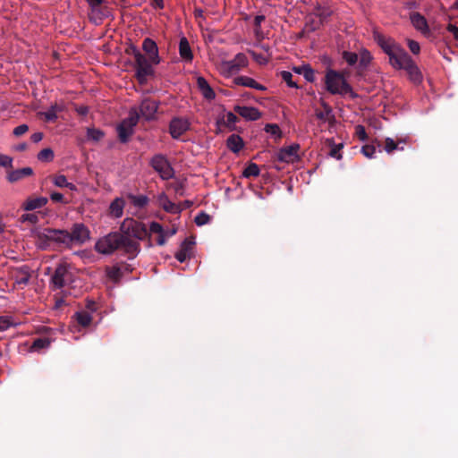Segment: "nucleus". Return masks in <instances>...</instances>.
<instances>
[{
	"label": "nucleus",
	"mask_w": 458,
	"mask_h": 458,
	"mask_svg": "<svg viewBox=\"0 0 458 458\" xmlns=\"http://www.w3.org/2000/svg\"><path fill=\"white\" fill-rule=\"evenodd\" d=\"M38 239H46L64 244L72 242L83 243L90 237L89 230L82 224H76L72 229V233L65 230H55L47 228L37 234Z\"/></svg>",
	"instance_id": "1"
},
{
	"label": "nucleus",
	"mask_w": 458,
	"mask_h": 458,
	"mask_svg": "<svg viewBox=\"0 0 458 458\" xmlns=\"http://www.w3.org/2000/svg\"><path fill=\"white\" fill-rule=\"evenodd\" d=\"M118 249L123 250L130 258L137 256V245L124 240L117 232L110 233L98 239L95 244V250L101 254H111Z\"/></svg>",
	"instance_id": "2"
},
{
	"label": "nucleus",
	"mask_w": 458,
	"mask_h": 458,
	"mask_svg": "<svg viewBox=\"0 0 458 458\" xmlns=\"http://www.w3.org/2000/svg\"><path fill=\"white\" fill-rule=\"evenodd\" d=\"M389 64L396 70H404L413 83L422 81L423 76L420 68L403 47L394 56H391Z\"/></svg>",
	"instance_id": "3"
},
{
	"label": "nucleus",
	"mask_w": 458,
	"mask_h": 458,
	"mask_svg": "<svg viewBox=\"0 0 458 458\" xmlns=\"http://www.w3.org/2000/svg\"><path fill=\"white\" fill-rule=\"evenodd\" d=\"M120 233L124 240L132 242L137 245V254L140 250V242L148 236V231L145 224L133 218H125L121 226Z\"/></svg>",
	"instance_id": "4"
},
{
	"label": "nucleus",
	"mask_w": 458,
	"mask_h": 458,
	"mask_svg": "<svg viewBox=\"0 0 458 458\" xmlns=\"http://www.w3.org/2000/svg\"><path fill=\"white\" fill-rule=\"evenodd\" d=\"M325 84L327 90L333 95H350L352 98L355 97L345 77L335 70L329 69L327 71Z\"/></svg>",
	"instance_id": "5"
},
{
	"label": "nucleus",
	"mask_w": 458,
	"mask_h": 458,
	"mask_svg": "<svg viewBox=\"0 0 458 458\" xmlns=\"http://www.w3.org/2000/svg\"><path fill=\"white\" fill-rule=\"evenodd\" d=\"M249 64V60L243 53L237 54L233 60L221 61L216 64V70L218 72L225 77L229 78L238 73L241 70L246 68Z\"/></svg>",
	"instance_id": "6"
},
{
	"label": "nucleus",
	"mask_w": 458,
	"mask_h": 458,
	"mask_svg": "<svg viewBox=\"0 0 458 458\" xmlns=\"http://www.w3.org/2000/svg\"><path fill=\"white\" fill-rule=\"evenodd\" d=\"M89 7V18L95 23L112 15V9L105 0H86Z\"/></svg>",
	"instance_id": "7"
},
{
	"label": "nucleus",
	"mask_w": 458,
	"mask_h": 458,
	"mask_svg": "<svg viewBox=\"0 0 458 458\" xmlns=\"http://www.w3.org/2000/svg\"><path fill=\"white\" fill-rule=\"evenodd\" d=\"M136 64V77L140 84L146 83L148 78L154 74V65L149 59H147L139 50L134 51Z\"/></svg>",
	"instance_id": "8"
},
{
	"label": "nucleus",
	"mask_w": 458,
	"mask_h": 458,
	"mask_svg": "<svg viewBox=\"0 0 458 458\" xmlns=\"http://www.w3.org/2000/svg\"><path fill=\"white\" fill-rule=\"evenodd\" d=\"M139 113L136 108H131L129 116L124 119L117 127L119 139L123 142H126L133 133V128L138 123Z\"/></svg>",
	"instance_id": "9"
},
{
	"label": "nucleus",
	"mask_w": 458,
	"mask_h": 458,
	"mask_svg": "<svg viewBox=\"0 0 458 458\" xmlns=\"http://www.w3.org/2000/svg\"><path fill=\"white\" fill-rule=\"evenodd\" d=\"M72 267L66 262L60 263L52 276V284L54 288L60 289L64 287L67 283L72 281Z\"/></svg>",
	"instance_id": "10"
},
{
	"label": "nucleus",
	"mask_w": 458,
	"mask_h": 458,
	"mask_svg": "<svg viewBox=\"0 0 458 458\" xmlns=\"http://www.w3.org/2000/svg\"><path fill=\"white\" fill-rule=\"evenodd\" d=\"M151 166L157 172L164 180H168L174 176V170L167 159L162 155H157L151 159Z\"/></svg>",
	"instance_id": "11"
},
{
	"label": "nucleus",
	"mask_w": 458,
	"mask_h": 458,
	"mask_svg": "<svg viewBox=\"0 0 458 458\" xmlns=\"http://www.w3.org/2000/svg\"><path fill=\"white\" fill-rule=\"evenodd\" d=\"M148 236L152 233L157 234V244L164 245L166 242V239L173 236L176 233L177 228L175 226H172L168 230H165L162 225L157 222H152L149 225Z\"/></svg>",
	"instance_id": "12"
},
{
	"label": "nucleus",
	"mask_w": 458,
	"mask_h": 458,
	"mask_svg": "<svg viewBox=\"0 0 458 458\" xmlns=\"http://www.w3.org/2000/svg\"><path fill=\"white\" fill-rule=\"evenodd\" d=\"M190 121L182 117H175L172 119L169 124V131L174 139L180 138L190 129Z\"/></svg>",
	"instance_id": "13"
},
{
	"label": "nucleus",
	"mask_w": 458,
	"mask_h": 458,
	"mask_svg": "<svg viewBox=\"0 0 458 458\" xmlns=\"http://www.w3.org/2000/svg\"><path fill=\"white\" fill-rule=\"evenodd\" d=\"M299 150L300 146L298 144L281 148L277 153V158L282 162L294 163L300 159Z\"/></svg>",
	"instance_id": "14"
},
{
	"label": "nucleus",
	"mask_w": 458,
	"mask_h": 458,
	"mask_svg": "<svg viewBox=\"0 0 458 458\" xmlns=\"http://www.w3.org/2000/svg\"><path fill=\"white\" fill-rule=\"evenodd\" d=\"M373 38L385 54H387L392 50H397L398 47L401 46L394 38L386 37L377 31L374 32Z\"/></svg>",
	"instance_id": "15"
},
{
	"label": "nucleus",
	"mask_w": 458,
	"mask_h": 458,
	"mask_svg": "<svg viewBox=\"0 0 458 458\" xmlns=\"http://www.w3.org/2000/svg\"><path fill=\"white\" fill-rule=\"evenodd\" d=\"M142 49L148 55L147 59H149L153 64L157 65L160 63L158 47L154 40L149 38H145L142 43Z\"/></svg>",
	"instance_id": "16"
},
{
	"label": "nucleus",
	"mask_w": 458,
	"mask_h": 458,
	"mask_svg": "<svg viewBox=\"0 0 458 458\" xmlns=\"http://www.w3.org/2000/svg\"><path fill=\"white\" fill-rule=\"evenodd\" d=\"M158 206L161 207L165 211L171 214H179L184 208L182 204H176L172 202L168 197L162 193L157 197Z\"/></svg>",
	"instance_id": "17"
},
{
	"label": "nucleus",
	"mask_w": 458,
	"mask_h": 458,
	"mask_svg": "<svg viewBox=\"0 0 458 458\" xmlns=\"http://www.w3.org/2000/svg\"><path fill=\"white\" fill-rule=\"evenodd\" d=\"M157 107L158 105L155 100L145 99L140 107V115L147 120H151L155 117Z\"/></svg>",
	"instance_id": "18"
},
{
	"label": "nucleus",
	"mask_w": 458,
	"mask_h": 458,
	"mask_svg": "<svg viewBox=\"0 0 458 458\" xmlns=\"http://www.w3.org/2000/svg\"><path fill=\"white\" fill-rule=\"evenodd\" d=\"M234 111L242 117L250 121H256L261 116L260 112L256 107L252 106H234Z\"/></svg>",
	"instance_id": "19"
},
{
	"label": "nucleus",
	"mask_w": 458,
	"mask_h": 458,
	"mask_svg": "<svg viewBox=\"0 0 458 458\" xmlns=\"http://www.w3.org/2000/svg\"><path fill=\"white\" fill-rule=\"evenodd\" d=\"M233 83L236 85L255 89L260 91H264L267 89L265 86L257 82L254 79L248 76H238L234 78Z\"/></svg>",
	"instance_id": "20"
},
{
	"label": "nucleus",
	"mask_w": 458,
	"mask_h": 458,
	"mask_svg": "<svg viewBox=\"0 0 458 458\" xmlns=\"http://www.w3.org/2000/svg\"><path fill=\"white\" fill-rule=\"evenodd\" d=\"M47 202L48 199L46 197H30L23 202L22 208L30 211L44 207Z\"/></svg>",
	"instance_id": "21"
},
{
	"label": "nucleus",
	"mask_w": 458,
	"mask_h": 458,
	"mask_svg": "<svg viewBox=\"0 0 458 458\" xmlns=\"http://www.w3.org/2000/svg\"><path fill=\"white\" fill-rule=\"evenodd\" d=\"M30 278V272L28 267H22L14 272V285L23 287L28 284Z\"/></svg>",
	"instance_id": "22"
},
{
	"label": "nucleus",
	"mask_w": 458,
	"mask_h": 458,
	"mask_svg": "<svg viewBox=\"0 0 458 458\" xmlns=\"http://www.w3.org/2000/svg\"><path fill=\"white\" fill-rule=\"evenodd\" d=\"M412 25L423 34H428L429 30L427 20L419 13H413L410 16Z\"/></svg>",
	"instance_id": "23"
},
{
	"label": "nucleus",
	"mask_w": 458,
	"mask_h": 458,
	"mask_svg": "<svg viewBox=\"0 0 458 458\" xmlns=\"http://www.w3.org/2000/svg\"><path fill=\"white\" fill-rule=\"evenodd\" d=\"M125 201L123 198H115L109 206V215L114 218H119L123 214Z\"/></svg>",
	"instance_id": "24"
},
{
	"label": "nucleus",
	"mask_w": 458,
	"mask_h": 458,
	"mask_svg": "<svg viewBox=\"0 0 458 458\" xmlns=\"http://www.w3.org/2000/svg\"><path fill=\"white\" fill-rule=\"evenodd\" d=\"M33 174V170L30 167H24L21 169L9 171L7 174V179L11 182H17L24 177L30 176Z\"/></svg>",
	"instance_id": "25"
},
{
	"label": "nucleus",
	"mask_w": 458,
	"mask_h": 458,
	"mask_svg": "<svg viewBox=\"0 0 458 458\" xmlns=\"http://www.w3.org/2000/svg\"><path fill=\"white\" fill-rule=\"evenodd\" d=\"M51 181L55 187L68 188L72 191H77V187L72 182H68L67 177L64 174H55L51 176Z\"/></svg>",
	"instance_id": "26"
},
{
	"label": "nucleus",
	"mask_w": 458,
	"mask_h": 458,
	"mask_svg": "<svg viewBox=\"0 0 458 458\" xmlns=\"http://www.w3.org/2000/svg\"><path fill=\"white\" fill-rule=\"evenodd\" d=\"M197 85L199 89L200 90L203 97L207 99H214L216 94L212 88L209 86L208 82L203 77H198Z\"/></svg>",
	"instance_id": "27"
},
{
	"label": "nucleus",
	"mask_w": 458,
	"mask_h": 458,
	"mask_svg": "<svg viewBox=\"0 0 458 458\" xmlns=\"http://www.w3.org/2000/svg\"><path fill=\"white\" fill-rule=\"evenodd\" d=\"M293 71L295 73L302 74L304 76V78L310 82H313L315 81V72L310 67V64H302L300 66H294L293 68Z\"/></svg>",
	"instance_id": "28"
},
{
	"label": "nucleus",
	"mask_w": 458,
	"mask_h": 458,
	"mask_svg": "<svg viewBox=\"0 0 458 458\" xmlns=\"http://www.w3.org/2000/svg\"><path fill=\"white\" fill-rule=\"evenodd\" d=\"M179 53L181 57L187 61L191 62L193 58V55L190 47L188 40L185 38H181L179 44Z\"/></svg>",
	"instance_id": "29"
},
{
	"label": "nucleus",
	"mask_w": 458,
	"mask_h": 458,
	"mask_svg": "<svg viewBox=\"0 0 458 458\" xmlns=\"http://www.w3.org/2000/svg\"><path fill=\"white\" fill-rule=\"evenodd\" d=\"M243 145L242 139L236 134L231 135L226 140L227 148L234 153L239 152L243 148Z\"/></svg>",
	"instance_id": "30"
},
{
	"label": "nucleus",
	"mask_w": 458,
	"mask_h": 458,
	"mask_svg": "<svg viewBox=\"0 0 458 458\" xmlns=\"http://www.w3.org/2000/svg\"><path fill=\"white\" fill-rule=\"evenodd\" d=\"M73 318L82 327H89L92 321V316L86 310L76 312L73 316Z\"/></svg>",
	"instance_id": "31"
},
{
	"label": "nucleus",
	"mask_w": 458,
	"mask_h": 458,
	"mask_svg": "<svg viewBox=\"0 0 458 458\" xmlns=\"http://www.w3.org/2000/svg\"><path fill=\"white\" fill-rule=\"evenodd\" d=\"M313 13L319 19L320 23H323L332 15L333 11L328 6L318 5L315 8Z\"/></svg>",
	"instance_id": "32"
},
{
	"label": "nucleus",
	"mask_w": 458,
	"mask_h": 458,
	"mask_svg": "<svg viewBox=\"0 0 458 458\" xmlns=\"http://www.w3.org/2000/svg\"><path fill=\"white\" fill-rule=\"evenodd\" d=\"M259 174V168L257 164L250 163L242 172V175L246 178L256 177Z\"/></svg>",
	"instance_id": "33"
},
{
	"label": "nucleus",
	"mask_w": 458,
	"mask_h": 458,
	"mask_svg": "<svg viewBox=\"0 0 458 458\" xmlns=\"http://www.w3.org/2000/svg\"><path fill=\"white\" fill-rule=\"evenodd\" d=\"M54 157V151L49 148L42 149L38 154V159L42 162H51Z\"/></svg>",
	"instance_id": "34"
},
{
	"label": "nucleus",
	"mask_w": 458,
	"mask_h": 458,
	"mask_svg": "<svg viewBox=\"0 0 458 458\" xmlns=\"http://www.w3.org/2000/svg\"><path fill=\"white\" fill-rule=\"evenodd\" d=\"M358 59H360V65L365 67L369 65L372 61V55L369 50L363 48L360 51Z\"/></svg>",
	"instance_id": "35"
},
{
	"label": "nucleus",
	"mask_w": 458,
	"mask_h": 458,
	"mask_svg": "<svg viewBox=\"0 0 458 458\" xmlns=\"http://www.w3.org/2000/svg\"><path fill=\"white\" fill-rule=\"evenodd\" d=\"M58 111H61V107L57 106H53L47 111L42 113V115L48 122L55 121L57 118Z\"/></svg>",
	"instance_id": "36"
},
{
	"label": "nucleus",
	"mask_w": 458,
	"mask_h": 458,
	"mask_svg": "<svg viewBox=\"0 0 458 458\" xmlns=\"http://www.w3.org/2000/svg\"><path fill=\"white\" fill-rule=\"evenodd\" d=\"M49 345H50V341L47 338H38L33 342V344L30 347V350L31 351H38L40 349L47 348Z\"/></svg>",
	"instance_id": "37"
},
{
	"label": "nucleus",
	"mask_w": 458,
	"mask_h": 458,
	"mask_svg": "<svg viewBox=\"0 0 458 458\" xmlns=\"http://www.w3.org/2000/svg\"><path fill=\"white\" fill-rule=\"evenodd\" d=\"M237 121H238L237 116L232 112H228L224 116L225 124L231 129L234 128V125L237 123Z\"/></svg>",
	"instance_id": "38"
},
{
	"label": "nucleus",
	"mask_w": 458,
	"mask_h": 458,
	"mask_svg": "<svg viewBox=\"0 0 458 458\" xmlns=\"http://www.w3.org/2000/svg\"><path fill=\"white\" fill-rule=\"evenodd\" d=\"M343 58L345 60V62L348 64L353 65L358 61V55L356 53H353V52L344 51L343 53Z\"/></svg>",
	"instance_id": "39"
},
{
	"label": "nucleus",
	"mask_w": 458,
	"mask_h": 458,
	"mask_svg": "<svg viewBox=\"0 0 458 458\" xmlns=\"http://www.w3.org/2000/svg\"><path fill=\"white\" fill-rule=\"evenodd\" d=\"M14 323L12 318L7 316L0 317V331H4L13 327Z\"/></svg>",
	"instance_id": "40"
},
{
	"label": "nucleus",
	"mask_w": 458,
	"mask_h": 458,
	"mask_svg": "<svg viewBox=\"0 0 458 458\" xmlns=\"http://www.w3.org/2000/svg\"><path fill=\"white\" fill-rule=\"evenodd\" d=\"M106 276L114 281H117L121 274L120 269L116 267H106Z\"/></svg>",
	"instance_id": "41"
},
{
	"label": "nucleus",
	"mask_w": 458,
	"mask_h": 458,
	"mask_svg": "<svg viewBox=\"0 0 458 458\" xmlns=\"http://www.w3.org/2000/svg\"><path fill=\"white\" fill-rule=\"evenodd\" d=\"M282 79L287 83V85L291 88H298L297 84L293 81V74L290 72L283 71L281 72Z\"/></svg>",
	"instance_id": "42"
},
{
	"label": "nucleus",
	"mask_w": 458,
	"mask_h": 458,
	"mask_svg": "<svg viewBox=\"0 0 458 458\" xmlns=\"http://www.w3.org/2000/svg\"><path fill=\"white\" fill-rule=\"evenodd\" d=\"M0 166L6 169L13 167V158L9 156L0 154Z\"/></svg>",
	"instance_id": "43"
},
{
	"label": "nucleus",
	"mask_w": 458,
	"mask_h": 458,
	"mask_svg": "<svg viewBox=\"0 0 458 458\" xmlns=\"http://www.w3.org/2000/svg\"><path fill=\"white\" fill-rule=\"evenodd\" d=\"M130 198L136 207L142 208L148 203V198L145 196H131Z\"/></svg>",
	"instance_id": "44"
},
{
	"label": "nucleus",
	"mask_w": 458,
	"mask_h": 458,
	"mask_svg": "<svg viewBox=\"0 0 458 458\" xmlns=\"http://www.w3.org/2000/svg\"><path fill=\"white\" fill-rule=\"evenodd\" d=\"M361 152L366 157L372 158L376 153V148L372 145H365L361 148Z\"/></svg>",
	"instance_id": "45"
},
{
	"label": "nucleus",
	"mask_w": 458,
	"mask_h": 458,
	"mask_svg": "<svg viewBox=\"0 0 458 458\" xmlns=\"http://www.w3.org/2000/svg\"><path fill=\"white\" fill-rule=\"evenodd\" d=\"M209 219H210V217H209V216L208 214L200 213L198 216H196L195 223L198 225H204L208 223Z\"/></svg>",
	"instance_id": "46"
},
{
	"label": "nucleus",
	"mask_w": 458,
	"mask_h": 458,
	"mask_svg": "<svg viewBox=\"0 0 458 458\" xmlns=\"http://www.w3.org/2000/svg\"><path fill=\"white\" fill-rule=\"evenodd\" d=\"M407 45H408V47H409L410 51L412 54L418 55L420 53V44L417 41L412 40V39H408Z\"/></svg>",
	"instance_id": "47"
},
{
	"label": "nucleus",
	"mask_w": 458,
	"mask_h": 458,
	"mask_svg": "<svg viewBox=\"0 0 458 458\" xmlns=\"http://www.w3.org/2000/svg\"><path fill=\"white\" fill-rule=\"evenodd\" d=\"M50 199L54 202H60L64 204L68 203V201L65 200L64 196L62 193L56 191H54L50 194Z\"/></svg>",
	"instance_id": "48"
},
{
	"label": "nucleus",
	"mask_w": 458,
	"mask_h": 458,
	"mask_svg": "<svg viewBox=\"0 0 458 458\" xmlns=\"http://www.w3.org/2000/svg\"><path fill=\"white\" fill-rule=\"evenodd\" d=\"M342 148H343V144L335 145L332 148V149L330 150V156L336 159H341L342 154L340 153V151Z\"/></svg>",
	"instance_id": "49"
},
{
	"label": "nucleus",
	"mask_w": 458,
	"mask_h": 458,
	"mask_svg": "<svg viewBox=\"0 0 458 458\" xmlns=\"http://www.w3.org/2000/svg\"><path fill=\"white\" fill-rule=\"evenodd\" d=\"M397 148V144L394 142L393 139L387 138L386 140L385 149L387 153L393 152Z\"/></svg>",
	"instance_id": "50"
},
{
	"label": "nucleus",
	"mask_w": 458,
	"mask_h": 458,
	"mask_svg": "<svg viewBox=\"0 0 458 458\" xmlns=\"http://www.w3.org/2000/svg\"><path fill=\"white\" fill-rule=\"evenodd\" d=\"M355 134L360 140H365L367 139V133L364 126L357 125L355 127Z\"/></svg>",
	"instance_id": "51"
},
{
	"label": "nucleus",
	"mask_w": 458,
	"mask_h": 458,
	"mask_svg": "<svg viewBox=\"0 0 458 458\" xmlns=\"http://www.w3.org/2000/svg\"><path fill=\"white\" fill-rule=\"evenodd\" d=\"M28 131H29L28 125L21 124V125H19V126L14 128L13 134L16 137H19V136H21V135L25 134Z\"/></svg>",
	"instance_id": "52"
},
{
	"label": "nucleus",
	"mask_w": 458,
	"mask_h": 458,
	"mask_svg": "<svg viewBox=\"0 0 458 458\" xmlns=\"http://www.w3.org/2000/svg\"><path fill=\"white\" fill-rule=\"evenodd\" d=\"M324 106H325L324 112H318V111L316 112V116L318 117V119L322 120V121H326L327 119V116L331 113V109L329 106H327V105H324Z\"/></svg>",
	"instance_id": "53"
},
{
	"label": "nucleus",
	"mask_w": 458,
	"mask_h": 458,
	"mask_svg": "<svg viewBox=\"0 0 458 458\" xmlns=\"http://www.w3.org/2000/svg\"><path fill=\"white\" fill-rule=\"evenodd\" d=\"M88 135H89V137H90L91 139H93L95 140H99L103 137V132L99 130L91 129V130H89Z\"/></svg>",
	"instance_id": "54"
},
{
	"label": "nucleus",
	"mask_w": 458,
	"mask_h": 458,
	"mask_svg": "<svg viewBox=\"0 0 458 458\" xmlns=\"http://www.w3.org/2000/svg\"><path fill=\"white\" fill-rule=\"evenodd\" d=\"M21 220L22 222H30L31 224H36L38 222V216L35 214H23L21 216Z\"/></svg>",
	"instance_id": "55"
},
{
	"label": "nucleus",
	"mask_w": 458,
	"mask_h": 458,
	"mask_svg": "<svg viewBox=\"0 0 458 458\" xmlns=\"http://www.w3.org/2000/svg\"><path fill=\"white\" fill-rule=\"evenodd\" d=\"M250 54H251L252 57L254 58V60L256 62H258L259 64H265L267 63V59L266 57L262 56L261 55H258L253 51H251Z\"/></svg>",
	"instance_id": "56"
},
{
	"label": "nucleus",
	"mask_w": 458,
	"mask_h": 458,
	"mask_svg": "<svg viewBox=\"0 0 458 458\" xmlns=\"http://www.w3.org/2000/svg\"><path fill=\"white\" fill-rule=\"evenodd\" d=\"M188 257V253L186 250H180L178 251L176 254H175V258L177 259V260H179L180 262H183L186 260Z\"/></svg>",
	"instance_id": "57"
},
{
	"label": "nucleus",
	"mask_w": 458,
	"mask_h": 458,
	"mask_svg": "<svg viewBox=\"0 0 458 458\" xmlns=\"http://www.w3.org/2000/svg\"><path fill=\"white\" fill-rule=\"evenodd\" d=\"M31 140L34 143H38L42 140L43 139V133L42 132H35L30 136Z\"/></svg>",
	"instance_id": "58"
},
{
	"label": "nucleus",
	"mask_w": 458,
	"mask_h": 458,
	"mask_svg": "<svg viewBox=\"0 0 458 458\" xmlns=\"http://www.w3.org/2000/svg\"><path fill=\"white\" fill-rule=\"evenodd\" d=\"M447 30H448V31L453 33V35H454L455 39H458V27H456V26H454L453 24H449L447 26Z\"/></svg>",
	"instance_id": "59"
},
{
	"label": "nucleus",
	"mask_w": 458,
	"mask_h": 458,
	"mask_svg": "<svg viewBox=\"0 0 458 458\" xmlns=\"http://www.w3.org/2000/svg\"><path fill=\"white\" fill-rule=\"evenodd\" d=\"M151 4L155 8L162 9L164 7L163 0H151Z\"/></svg>",
	"instance_id": "60"
},
{
	"label": "nucleus",
	"mask_w": 458,
	"mask_h": 458,
	"mask_svg": "<svg viewBox=\"0 0 458 458\" xmlns=\"http://www.w3.org/2000/svg\"><path fill=\"white\" fill-rule=\"evenodd\" d=\"M265 17L264 16H257L255 18V22L257 25H259L263 21H264Z\"/></svg>",
	"instance_id": "61"
},
{
	"label": "nucleus",
	"mask_w": 458,
	"mask_h": 458,
	"mask_svg": "<svg viewBox=\"0 0 458 458\" xmlns=\"http://www.w3.org/2000/svg\"><path fill=\"white\" fill-rule=\"evenodd\" d=\"M401 47H402L400 46V47H398V49H397V50H392V51L388 52V53H387V54H386V55L388 56V58L390 59V58H391V56H394V55L396 54V52H397Z\"/></svg>",
	"instance_id": "62"
},
{
	"label": "nucleus",
	"mask_w": 458,
	"mask_h": 458,
	"mask_svg": "<svg viewBox=\"0 0 458 458\" xmlns=\"http://www.w3.org/2000/svg\"><path fill=\"white\" fill-rule=\"evenodd\" d=\"M26 147H27V146H26V144H21V145H19V146L16 148V149H17V150H20V151H22V150L26 149Z\"/></svg>",
	"instance_id": "63"
},
{
	"label": "nucleus",
	"mask_w": 458,
	"mask_h": 458,
	"mask_svg": "<svg viewBox=\"0 0 458 458\" xmlns=\"http://www.w3.org/2000/svg\"><path fill=\"white\" fill-rule=\"evenodd\" d=\"M452 8L453 9H458V0H455V2L454 3Z\"/></svg>",
	"instance_id": "64"
}]
</instances>
